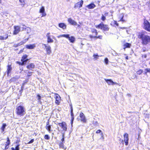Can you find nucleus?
<instances>
[{"instance_id":"f257e3e1","label":"nucleus","mask_w":150,"mask_h":150,"mask_svg":"<svg viewBox=\"0 0 150 150\" xmlns=\"http://www.w3.org/2000/svg\"><path fill=\"white\" fill-rule=\"evenodd\" d=\"M138 38L141 40V43L143 45H146L150 43V36L145 35L144 33H139Z\"/></svg>"},{"instance_id":"f03ea898","label":"nucleus","mask_w":150,"mask_h":150,"mask_svg":"<svg viewBox=\"0 0 150 150\" xmlns=\"http://www.w3.org/2000/svg\"><path fill=\"white\" fill-rule=\"evenodd\" d=\"M91 32L92 34H90L89 35V38L91 39H94L95 40L97 39L101 40L102 39L103 36L101 35H98V33L96 29L94 28H91Z\"/></svg>"},{"instance_id":"7ed1b4c3","label":"nucleus","mask_w":150,"mask_h":150,"mask_svg":"<svg viewBox=\"0 0 150 150\" xmlns=\"http://www.w3.org/2000/svg\"><path fill=\"white\" fill-rule=\"evenodd\" d=\"M95 27L96 28L100 29L103 31H108L110 29V28L108 25L104 24L102 22L98 25H96Z\"/></svg>"},{"instance_id":"20e7f679","label":"nucleus","mask_w":150,"mask_h":150,"mask_svg":"<svg viewBox=\"0 0 150 150\" xmlns=\"http://www.w3.org/2000/svg\"><path fill=\"white\" fill-rule=\"evenodd\" d=\"M16 111L17 115L20 116L23 115L25 113L24 107L21 105H19L16 107Z\"/></svg>"},{"instance_id":"39448f33","label":"nucleus","mask_w":150,"mask_h":150,"mask_svg":"<svg viewBox=\"0 0 150 150\" xmlns=\"http://www.w3.org/2000/svg\"><path fill=\"white\" fill-rule=\"evenodd\" d=\"M28 55L27 54H23L21 57V61L22 62L19 61H17L16 63L20 65H23L25 64L28 61V59L27 58Z\"/></svg>"},{"instance_id":"423d86ee","label":"nucleus","mask_w":150,"mask_h":150,"mask_svg":"<svg viewBox=\"0 0 150 150\" xmlns=\"http://www.w3.org/2000/svg\"><path fill=\"white\" fill-rule=\"evenodd\" d=\"M144 28L147 31L150 32V23L146 19H144Z\"/></svg>"},{"instance_id":"0eeeda50","label":"nucleus","mask_w":150,"mask_h":150,"mask_svg":"<svg viewBox=\"0 0 150 150\" xmlns=\"http://www.w3.org/2000/svg\"><path fill=\"white\" fill-rule=\"evenodd\" d=\"M42 45H44L45 47V49L47 54L48 55H50L51 52V47L47 44H43Z\"/></svg>"},{"instance_id":"6e6552de","label":"nucleus","mask_w":150,"mask_h":150,"mask_svg":"<svg viewBox=\"0 0 150 150\" xmlns=\"http://www.w3.org/2000/svg\"><path fill=\"white\" fill-rule=\"evenodd\" d=\"M14 30L13 32V35H16L20 31L21 27L19 25H15L13 27Z\"/></svg>"},{"instance_id":"1a4fd4ad","label":"nucleus","mask_w":150,"mask_h":150,"mask_svg":"<svg viewBox=\"0 0 150 150\" xmlns=\"http://www.w3.org/2000/svg\"><path fill=\"white\" fill-rule=\"evenodd\" d=\"M52 36L50 35V33L49 32L47 33L46 37L47 39V43H51L54 42V40L51 37Z\"/></svg>"},{"instance_id":"9d476101","label":"nucleus","mask_w":150,"mask_h":150,"mask_svg":"<svg viewBox=\"0 0 150 150\" xmlns=\"http://www.w3.org/2000/svg\"><path fill=\"white\" fill-rule=\"evenodd\" d=\"M83 3V0H81L80 1L78 2L75 4L74 8H80L82 7Z\"/></svg>"},{"instance_id":"9b49d317","label":"nucleus","mask_w":150,"mask_h":150,"mask_svg":"<svg viewBox=\"0 0 150 150\" xmlns=\"http://www.w3.org/2000/svg\"><path fill=\"white\" fill-rule=\"evenodd\" d=\"M58 125L61 127L63 130L66 131L67 130V125L64 122H62V123H58Z\"/></svg>"},{"instance_id":"f8f14e48","label":"nucleus","mask_w":150,"mask_h":150,"mask_svg":"<svg viewBox=\"0 0 150 150\" xmlns=\"http://www.w3.org/2000/svg\"><path fill=\"white\" fill-rule=\"evenodd\" d=\"M39 12L40 13H42L41 17H42L45 16L46 15V13L45 11V8L43 6L41 7Z\"/></svg>"},{"instance_id":"ddd939ff","label":"nucleus","mask_w":150,"mask_h":150,"mask_svg":"<svg viewBox=\"0 0 150 150\" xmlns=\"http://www.w3.org/2000/svg\"><path fill=\"white\" fill-rule=\"evenodd\" d=\"M27 40L28 39H25L24 40L18 43L15 44L13 45V47H16L21 45H23L26 42Z\"/></svg>"},{"instance_id":"4468645a","label":"nucleus","mask_w":150,"mask_h":150,"mask_svg":"<svg viewBox=\"0 0 150 150\" xmlns=\"http://www.w3.org/2000/svg\"><path fill=\"white\" fill-rule=\"evenodd\" d=\"M124 140L125 143V145H128V135L127 133L125 134L124 135Z\"/></svg>"},{"instance_id":"2eb2a0df","label":"nucleus","mask_w":150,"mask_h":150,"mask_svg":"<svg viewBox=\"0 0 150 150\" xmlns=\"http://www.w3.org/2000/svg\"><path fill=\"white\" fill-rule=\"evenodd\" d=\"M55 98L56 99L55 103L57 105L59 104L61 101V97L59 94H56Z\"/></svg>"},{"instance_id":"dca6fc26","label":"nucleus","mask_w":150,"mask_h":150,"mask_svg":"<svg viewBox=\"0 0 150 150\" xmlns=\"http://www.w3.org/2000/svg\"><path fill=\"white\" fill-rule=\"evenodd\" d=\"M11 64H8L7 65V76H8L9 74L10 73L12 70Z\"/></svg>"},{"instance_id":"f3484780","label":"nucleus","mask_w":150,"mask_h":150,"mask_svg":"<svg viewBox=\"0 0 150 150\" xmlns=\"http://www.w3.org/2000/svg\"><path fill=\"white\" fill-rule=\"evenodd\" d=\"M67 21L71 25H76L77 24L76 22L73 20L71 18H68Z\"/></svg>"},{"instance_id":"a211bd4d","label":"nucleus","mask_w":150,"mask_h":150,"mask_svg":"<svg viewBox=\"0 0 150 150\" xmlns=\"http://www.w3.org/2000/svg\"><path fill=\"white\" fill-rule=\"evenodd\" d=\"M105 80L106 82L108 83V84L112 85H114L115 84H117L116 82H114L111 79H105Z\"/></svg>"},{"instance_id":"6ab92c4d","label":"nucleus","mask_w":150,"mask_h":150,"mask_svg":"<svg viewBox=\"0 0 150 150\" xmlns=\"http://www.w3.org/2000/svg\"><path fill=\"white\" fill-rule=\"evenodd\" d=\"M80 117L81 118V121L83 122H86V120L84 114L82 112H81L80 114Z\"/></svg>"},{"instance_id":"aec40b11","label":"nucleus","mask_w":150,"mask_h":150,"mask_svg":"<svg viewBox=\"0 0 150 150\" xmlns=\"http://www.w3.org/2000/svg\"><path fill=\"white\" fill-rule=\"evenodd\" d=\"M25 47L29 49H33L35 47V44L27 45L25 46Z\"/></svg>"},{"instance_id":"412c9836","label":"nucleus","mask_w":150,"mask_h":150,"mask_svg":"<svg viewBox=\"0 0 150 150\" xmlns=\"http://www.w3.org/2000/svg\"><path fill=\"white\" fill-rule=\"evenodd\" d=\"M35 67V65L33 63H30L26 66V68L29 70H31Z\"/></svg>"},{"instance_id":"4be33fe9","label":"nucleus","mask_w":150,"mask_h":150,"mask_svg":"<svg viewBox=\"0 0 150 150\" xmlns=\"http://www.w3.org/2000/svg\"><path fill=\"white\" fill-rule=\"evenodd\" d=\"M68 36V38H67L68 39L69 41L71 43H74L75 41V38L72 36L69 37V35L67 34V35Z\"/></svg>"},{"instance_id":"5701e85b","label":"nucleus","mask_w":150,"mask_h":150,"mask_svg":"<svg viewBox=\"0 0 150 150\" xmlns=\"http://www.w3.org/2000/svg\"><path fill=\"white\" fill-rule=\"evenodd\" d=\"M108 13L105 12V13L104 15L102 14L101 18V20L103 21H104L106 20V16H108Z\"/></svg>"},{"instance_id":"b1692460","label":"nucleus","mask_w":150,"mask_h":150,"mask_svg":"<svg viewBox=\"0 0 150 150\" xmlns=\"http://www.w3.org/2000/svg\"><path fill=\"white\" fill-rule=\"evenodd\" d=\"M59 26V28L64 30L67 28V26L64 23H60L58 24Z\"/></svg>"},{"instance_id":"393cba45","label":"nucleus","mask_w":150,"mask_h":150,"mask_svg":"<svg viewBox=\"0 0 150 150\" xmlns=\"http://www.w3.org/2000/svg\"><path fill=\"white\" fill-rule=\"evenodd\" d=\"M96 6V5L94 3H91L87 5L86 7L89 9H91L94 8Z\"/></svg>"},{"instance_id":"a878e982","label":"nucleus","mask_w":150,"mask_h":150,"mask_svg":"<svg viewBox=\"0 0 150 150\" xmlns=\"http://www.w3.org/2000/svg\"><path fill=\"white\" fill-rule=\"evenodd\" d=\"M45 128L50 133L51 131V126L50 125H49V122L48 121L47 122Z\"/></svg>"},{"instance_id":"bb28decb","label":"nucleus","mask_w":150,"mask_h":150,"mask_svg":"<svg viewBox=\"0 0 150 150\" xmlns=\"http://www.w3.org/2000/svg\"><path fill=\"white\" fill-rule=\"evenodd\" d=\"M124 17V15L123 13H122L120 14V16L119 17V18L120 19L119 21H122L123 22H125V20L123 19V18Z\"/></svg>"},{"instance_id":"cd10ccee","label":"nucleus","mask_w":150,"mask_h":150,"mask_svg":"<svg viewBox=\"0 0 150 150\" xmlns=\"http://www.w3.org/2000/svg\"><path fill=\"white\" fill-rule=\"evenodd\" d=\"M8 35L7 34H6L4 36L0 35V40H4L7 39L8 37Z\"/></svg>"},{"instance_id":"c85d7f7f","label":"nucleus","mask_w":150,"mask_h":150,"mask_svg":"<svg viewBox=\"0 0 150 150\" xmlns=\"http://www.w3.org/2000/svg\"><path fill=\"white\" fill-rule=\"evenodd\" d=\"M131 45L129 43H126L124 44L123 46L124 47V49H125L127 48H130V47Z\"/></svg>"},{"instance_id":"c756f323","label":"nucleus","mask_w":150,"mask_h":150,"mask_svg":"<svg viewBox=\"0 0 150 150\" xmlns=\"http://www.w3.org/2000/svg\"><path fill=\"white\" fill-rule=\"evenodd\" d=\"M59 146L60 148H62L64 150H65L66 149V148L64 147V145L62 142H60L59 143Z\"/></svg>"},{"instance_id":"7c9ffc66","label":"nucleus","mask_w":150,"mask_h":150,"mask_svg":"<svg viewBox=\"0 0 150 150\" xmlns=\"http://www.w3.org/2000/svg\"><path fill=\"white\" fill-rule=\"evenodd\" d=\"M17 78L15 77H13L11 78L9 80V82L11 83L16 81L17 80Z\"/></svg>"},{"instance_id":"2f4dec72","label":"nucleus","mask_w":150,"mask_h":150,"mask_svg":"<svg viewBox=\"0 0 150 150\" xmlns=\"http://www.w3.org/2000/svg\"><path fill=\"white\" fill-rule=\"evenodd\" d=\"M6 126V124H3L2 126L1 127V129L2 130V132H3L4 131V129L5 128Z\"/></svg>"},{"instance_id":"473e14b6","label":"nucleus","mask_w":150,"mask_h":150,"mask_svg":"<svg viewBox=\"0 0 150 150\" xmlns=\"http://www.w3.org/2000/svg\"><path fill=\"white\" fill-rule=\"evenodd\" d=\"M67 34H63V35H60L59 36H57V37L58 38H60V37H64L65 38H68V36L67 35Z\"/></svg>"},{"instance_id":"72a5a7b5","label":"nucleus","mask_w":150,"mask_h":150,"mask_svg":"<svg viewBox=\"0 0 150 150\" xmlns=\"http://www.w3.org/2000/svg\"><path fill=\"white\" fill-rule=\"evenodd\" d=\"M144 70L145 72L144 74L145 75H146L147 74L148 72L150 73V69L146 68Z\"/></svg>"},{"instance_id":"f704fd0d","label":"nucleus","mask_w":150,"mask_h":150,"mask_svg":"<svg viewBox=\"0 0 150 150\" xmlns=\"http://www.w3.org/2000/svg\"><path fill=\"white\" fill-rule=\"evenodd\" d=\"M143 71L142 69H140L137 71V74L140 75L143 72Z\"/></svg>"},{"instance_id":"c9c22d12","label":"nucleus","mask_w":150,"mask_h":150,"mask_svg":"<svg viewBox=\"0 0 150 150\" xmlns=\"http://www.w3.org/2000/svg\"><path fill=\"white\" fill-rule=\"evenodd\" d=\"M73 108H72V107L71 106V116L72 119V120H73L74 119V117H73L74 114H73Z\"/></svg>"},{"instance_id":"e433bc0d","label":"nucleus","mask_w":150,"mask_h":150,"mask_svg":"<svg viewBox=\"0 0 150 150\" xmlns=\"http://www.w3.org/2000/svg\"><path fill=\"white\" fill-rule=\"evenodd\" d=\"M93 57L95 59H96L98 58L99 56L97 54H94L93 55Z\"/></svg>"},{"instance_id":"4c0bfd02","label":"nucleus","mask_w":150,"mask_h":150,"mask_svg":"<svg viewBox=\"0 0 150 150\" xmlns=\"http://www.w3.org/2000/svg\"><path fill=\"white\" fill-rule=\"evenodd\" d=\"M7 140L6 142V145H7V146H9V145L10 144V140L9 138H7Z\"/></svg>"},{"instance_id":"58836bf2","label":"nucleus","mask_w":150,"mask_h":150,"mask_svg":"<svg viewBox=\"0 0 150 150\" xmlns=\"http://www.w3.org/2000/svg\"><path fill=\"white\" fill-rule=\"evenodd\" d=\"M44 138L45 139L48 140L50 139V137L48 135H45V136Z\"/></svg>"},{"instance_id":"ea45409f","label":"nucleus","mask_w":150,"mask_h":150,"mask_svg":"<svg viewBox=\"0 0 150 150\" xmlns=\"http://www.w3.org/2000/svg\"><path fill=\"white\" fill-rule=\"evenodd\" d=\"M24 48H23L18 53V54H20L22 53L24 51Z\"/></svg>"},{"instance_id":"a19ab883","label":"nucleus","mask_w":150,"mask_h":150,"mask_svg":"<svg viewBox=\"0 0 150 150\" xmlns=\"http://www.w3.org/2000/svg\"><path fill=\"white\" fill-rule=\"evenodd\" d=\"M105 62L106 64H107L108 63V60L107 58H106L104 59Z\"/></svg>"},{"instance_id":"79ce46f5","label":"nucleus","mask_w":150,"mask_h":150,"mask_svg":"<svg viewBox=\"0 0 150 150\" xmlns=\"http://www.w3.org/2000/svg\"><path fill=\"white\" fill-rule=\"evenodd\" d=\"M100 135L101 136V137L100 138V139H102L103 140L104 139V135H103V134L102 132H101L100 133Z\"/></svg>"},{"instance_id":"37998d69","label":"nucleus","mask_w":150,"mask_h":150,"mask_svg":"<svg viewBox=\"0 0 150 150\" xmlns=\"http://www.w3.org/2000/svg\"><path fill=\"white\" fill-rule=\"evenodd\" d=\"M20 146L19 144H18L16 147L15 149L16 150H19V146Z\"/></svg>"},{"instance_id":"c03bdc74","label":"nucleus","mask_w":150,"mask_h":150,"mask_svg":"<svg viewBox=\"0 0 150 150\" xmlns=\"http://www.w3.org/2000/svg\"><path fill=\"white\" fill-rule=\"evenodd\" d=\"M34 141V139H32L30 141H29V142L28 143V144H31V143H32Z\"/></svg>"},{"instance_id":"a18cd8bd","label":"nucleus","mask_w":150,"mask_h":150,"mask_svg":"<svg viewBox=\"0 0 150 150\" xmlns=\"http://www.w3.org/2000/svg\"><path fill=\"white\" fill-rule=\"evenodd\" d=\"M37 98L39 100V101H40V99L41 98L39 94H38L37 96Z\"/></svg>"},{"instance_id":"49530a36","label":"nucleus","mask_w":150,"mask_h":150,"mask_svg":"<svg viewBox=\"0 0 150 150\" xmlns=\"http://www.w3.org/2000/svg\"><path fill=\"white\" fill-rule=\"evenodd\" d=\"M101 132H102V131L100 130H97L96 132V133H101Z\"/></svg>"},{"instance_id":"de8ad7c7","label":"nucleus","mask_w":150,"mask_h":150,"mask_svg":"<svg viewBox=\"0 0 150 150\" xmlns=\"http://www.w3.org/2000/svg\"><path fill=\"white\" fill-rule=\"evenodd\" d=\"M114 23L117 26H118L119 24H118L117 23V22L116 21H114Z\"/></svg>"},{"instance_id":"09e8293b","label":"nucleus","mask_w":150,"mask_h":150,"mask_svg":"<svg viewBox=\"0 0 150 150\" xmlns=\"http://www.w3.org/2000/svg\"><path fill=\"white\" fill-rule=\"evenodd\" d=\"M62 137H63V138L61 139V141L62 142V143L64 141V134L63 135Z\"/></svg>"},{"instance_id":"8fccbe9b","label":"nucleus","mask_w":150,"mask_h":150,"mask_svg":"<svg viewBox=\"0 0 150 150\" xmlns=\"http://www.w3.org/2000/svg\"><path fill=\"white\" fill-rule=\"evenodd\" d=\"M119 141L120 143H123V140L122 139H120L119 140Z\"/></svg>"},{"instance_id":"3c124183","label":"nucleus","mask_w":150,"mask_h":150,"mask_svg":"<svg viewBox=\"0 0 150 150\" xmlns=\"http://www.w3.org/2000/svg\"><path fill=\"white\" fill-rule=\"evenodd\" d=\"M19 1L20 2L23 3L24 2V0H19Z\"/></svg>"},{"instance_id":"603ef678","label":"nucleus","mask_w":150,"mask_h":150,"mask_svg":"<svg viewBox=\"0 0 150 150\" xmlns=\"http://www.w3.org/2000/svg\"><path fill=\"white\" fill-rule=\"evenodd\" d=\"M28 73H29V74H28V75H27V76L28 77H29V76H31V72H28Z\"/></svg>"},{"instance_id":"864d4df0","label":"nucleus","mask_w":150,"mask_h":150,"mask_svg":"<svg viewBox=\"0 0 150 150\" xmlns=\"http://www.w3.org/2000/svg\"><path fill=\"white\" fill-rule=\"evenodd\" d=\"M28 80H27L25 82H24L23 83V86L28 81Z\"/></svg>"},{"instance_id":"5fc2aeb1","label":"nucleus","mask_w":150,"mask_h":150,"mask_svg":"<svg viewBox=\"0 0 150 150\" xmlns=\"http://www.w3.org/2000/svg\"><path fill=\"white\" fill-rule=\"evenodd\" d=\"M8 148V146H7V145H6V147H5V149H7Z\"/></svg>"},{"instance_id":"6e6d98bb","label":"nucleus","mask_w":150,"mask_h":150,"mask_svg":"<svg viewBox=\"0 0 150 150\" xmlns=\"http://www.w3.org/2000/svg\"><path fill=\"white\" fill-rule=\"evenodd\" d=\"M11 149L12 150H16V149L13 147H12Z\"/></svg>"},{"instance_id":"4d7b16f0","label":"nucleus","mask_w":150,"mask_h":150,"mask_svg":"<svg viewBox=\"0 0 150 150\" xmlns=\"http://www.w3.org/2000/svg\"><path fill=\"white\" fill-rule=\"evenodd\" d=\"M125 59H128V57L127 56H126L125 57Z\"/></svg>"},{"instance_id":"13d9d810","label":"nucleus","mask_w":150,"mask_h":150,"mask_svg":"<svg viewBox=\"0 0 150 150\" xmlns=\"http://www.w3.org/2000/svg\"><path fill=\"white\" fill-rule=\"evenodd\" d=\"M1 3V0H0V4Z\"/></svg>"},{"instance_id":"bf43d9fd","label":"nucleus","mask_w":150,"mask_h":150,"mask_svg":"<svg viewBox=\"0 0 150 150\" xmlns=\"http://www.w3.org/2000/svg\"><path fill=\"white\" fill-rule=\"evenodd\" d=\"M19 142V141L17 140L16 142V143H17L18 142Z\"/></svg>"},{"instance_id":"052dcab7","label":"nucleus","mask_w":150,"mask_h":150,"mask_svg":"<svg viewBox=\"0 0 150 150\" xmlns=\"http://www.w3.org/2000/svg\"><path fill=\"white\" fill-rule=\"evenodd\" d=\"M78 27H80V25H78Z\"/></svg>"},{"instance_id":"680f3d73","label":"nucleus","mask_w":150,"mask_h":150,"mask_svg":"<svg viewBox=\"0 0 150 150\" xmlns=\"http://www.w3.org/2000/svg\"><path fill=\"white\" fill-rule=\"evenodd\" d=\"M21 91H23V89H22L23 87H22H22H21Z\"/></svg>"},{"instance_id":"e2e57ef3","label":"nucleus","mask_w":150,"mask_h":150,"mask_svg":"<svg viewBox=\"0 0 150 150\" xmlns=\"http://www.w3.org/2000/svg\"><path fill=\"white\" fill-rule=\"evenodd\" d=\"M18 50V49H15V50Z\"/></svg>"},{"instance_id":"0e129e2a","label":"nucleus","mask_w":150,"mask_h":150,"mask_svg":"<svg viewBox=\"0 0 150 150\" xmlns=\"http://www.w3.org/2000/svg\"><path fill=\"white\" fill-rule=\"evenodd\" d=\"M144 57H146V55H145V56H144Z\"/></svg>"},{"instance_id":"69168bd1","label":"nucleus","mask_w":150,"mask_h":150,"mask_svg":"<svg viewBox=\"0 0 150 150\" xmlns=\"http://www.w3.org/2000/svg\"><path fill=\"white\" fill-rule=\"evenodd\" d=\"M129 112H127V113H129Z\"/></svg>"}]
</instances>
